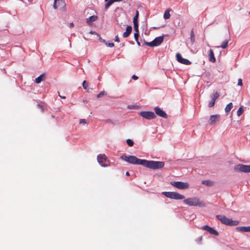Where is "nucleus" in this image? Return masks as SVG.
I'll list each match as a JSON object with an SVG mask.
<instances>
[{"label":"nucleus","instance_id":"c03bdc74","mask_svg":"<svg viewBox=\"0 0 250 250\" xmlns=\"http://www.w3.org/2000/svg\"><path fill=\"white\" fill-rule=\"evenodd\" d=\"M125 175H126V176H129V172H128V171L126 172V173H125Z\"/></svg>","mask_w":250,"mask_h":250},{"label":"nucleus","instance_id":"4c0bfd02","mask_svg":"<svg viewBox=\"0 0 250 250\" xmlns=\"http://www.w3.org/2000/svg\"><path fill=\"white\" fill-rule=\"evenodd\" d=\"M79 123L80 124H86V121L85 119H81L80 120Z\"/></svg>","mask_w":250,"mask_h":250},{"label":"nucleus","instance_id":"79ce46f5","mask_svg":"<svg viewBox=\"0 0 250 250\" xmlns=\"http://www.w3.org/2000/svg\"><path fill=\"white\" fill-rule=\"evenodd\" d=\"M70 27H73L74 26V23L73 22H71L69 24Z\"/></svg>","mask_w":250,"mask_h":250},{"label":"nucleus","instance_id":"a19ab883","mask_svg":"<svg viewBox=\"0 0 250 250\" xmlns=\"http://www.w3.org/2000/svg\"><path fill=\"white\" fill-rule=\"evenodd\" d=\"M99 40L101 42H104V43H105V42H106L101 37H100Z\"/></svg>","mask_w":250,"mask_h":250},{"label":"nucleus","instance_id":"58836bf2","mask_svg":"<svg viewBox=\"0 0 250 250\" xmlns=\"http://www.w3.org/2000/svg\"><path fill=\"white\" fill-rule=\"evenodd\" d=\"M132 79L134 80H137L138 79V77L135 75H133L132 76Z\"/></svg>","mask_w":250,"mask_h":250},{"label":"nucleus","instance_id":"473e14b6","mask_svg":"<svg viewBox=\"0 0 250 250\" xmlns=\"http://www.w3.org/2000/svg\"><path fill=\"white\" fill-rule=\"evenodd\" d=\"M139 36V32H135V33L134 34V37L136 42H138Z\"/></svg>","mask_w":250,"mask_h":250},{"label":"nucleus","instance_id":"39448f33","mask_svg":"<svg viewBox=\"0 0 250 250\" xmlns=\"http://www.w3.org/2000/svg\"><path fill=\"white\" fill-rule=\"evenodd\" d=\"M97 160L99 164L103 167H106L109 166L110 163L107 157L104 154H99L97 156Z\"/></svg>","mask_w":250,"mask_h":250},{"label":"nucleus","instance_id":"72a5a7b5","mask_svg":"<svg viewBox=\"0 0 250 250\" xmlns=\"http://www.w3.org/2000/svg\"><path fill=\"white\" fill-rule=\"evenodd\" d=\"M196 241L198 243L200 244L202 241V236H200L197 238Z\"/></svg>","mask_w":250,"mask_h":250},{"label":"nucleus","instance_id":"f3484780","mask_svg":"<svg viewBox=\"0 0 250 250\" xmlns=\"http://www.w3.org/2000/svg\"><path fill=\"white\" fill-rule=\"evenodd\" d=\"M236 229L241 232H250V226L238 227Z\"/></svg>","mask_w":250,"mask_h":250},{"label":"nucleus","instance_id":"9d476101","mask_svg":"<svg viewBox=\"0 0 250 250\" xmlns=\"http://www.w3.org/2000/svg\"><path fill=\"white\" fill-rule=\"evenodd\" d=\"M176 57L177 61L181 63L186 65H189L191 64V62L189 60L183 58L181 55L179 53L176 54Z\"/></svg>","mask_w":250,"mask_h":250},{"label":"nucleus","instance_id":"0eeeda50","mask_svg":"<svg viewBox=\"0 0 250 250\" xmlns=\"http://www.w3.org/2000/svg\"><path fill=\"white\" fill-rule=\"evenodd\" d=\"M170 184L178 189H184L189 188V184L188 183L182 182H171Z\"/></svg>","mask_w":250,"mask_h":250},{"label":"nucleus","instance_id":"7c9ffc66","mask_svg":"<svg viewBox=\"0 0 250 250\" xmlns=\"http://www.w3.org/2000/svg\"><path fill=\"white\" fill-rule=\"evenodd\" d=\"M134 24V30L136 32H139V29H138V27H139V25H138V23H133Z\"/></svg>","mask_w":250,"mask_h":250},{"label":"nucleus","instance_id":"f8f14e48","mask_svg":"<svg viewBox=\"0 0 250 250\" xmlns=\"http://www.w3.org/2000/svg\"><path fill=\"white\" fill-rule=\"evenodd\" d=\"M201 229L207 231L211 234H213L215 236H218L219 235L218 232L216 230L208 225L202 226L201 227Z\"/></svg>","mask_w":250,"mask_h":250},{"label":"nucleus","instance_id":"a878e982","mask_svg":"<svg viewBox=\"0 0 250 250\" xmlns=\"http://www.w3.org/2000/svg\"><path fill=\"white\" fill-rule=\"evenodd\" d=\"M139 11H136L135 16L134 17L133 20V23H138V17H139Z\"/></svg>","mask_w":250,"mask_h":250},{"label":"nucleus","instance_id":"bb28decb","mask_svg":"<svg viewBox=\"0 0 250 250\" xmlns=\"http://www.w3.org/2000/svg\"><path fill=\"white\" fill-rule=\"evenodd\" d=\"M113 0H109L105 4L104 8L105 9H107L113 3H114Z\"/></svg>","mask_w":250,"mask_h":250},{"label":"nucleus","instance_id":"6ab92c4d","mask_svg":"<svg viewBox=\"0 0 250 250\" xmlns=\"http://www.w3.org/2000/svg\"><path fill=\"white\" fill-rule=\"evenodd\" d=\"M97 19L96 16H92L89 17L88 19H86V22L88 24H91V22L95 21Z\"/></svg>","mask_w":250,"mask_h":250},{"label":"nucleus","instance_id":"2f4dec72","mask_svg":"<svg viewBox=\"0 0 250 250\" xmlns=\"http://www.w3.org/2000/svg\"><path fill=\"white\" fill-rule=\"evenodd\" d=\"M106 93L104 92V91H101L100 93H99L97 95V97L98 98H101L102 97V96L106 95Z\"/></svg>","mask_w":250,"mask_h":250},{"label":"nucleus","instance_id":"a18cd8bd","mask_svg":"<svg viewBox=\"0 0 250 250\" xmlns=\"http://www.w3.org/2000/svg\"><path fill=\"white\" fill-rule=\"evenodd\" d=\"M137 43L138 45H139V46L140 45V42H139L138 40V42H137Z\"/></svg>","mask_w":250,"mask_h":250},{"label":"nucleus","instance_id":"ea45409f","mask_svg":"<svg viewBox=\"0 0 250 250\" xmlns=\"http://www.w3.org/2000/svg\"><path fill=\"white\" fill-rule=\"evenodd\" d=\"M115 41L116 42H120V39H119V38L118 37V35H117L116 37H115Z\"/></svg>","mask_w":250,"mask_h":250},{"label":"nucleus","instance_id":"a211bd4d","mask_svg":"<svg viewBox=\"0 0 250 250\" xmlns=\"http://www.w3.org/2000/svg\"><path fill=\"white\" fill-rule=\"evenodd\" d=\"M45 74H42L40 76L38 77L35 79V83H40L41 82L45 80Z\"/></svg>","mask_w":250,"mask_h":250},{"label":"nucleus","instance_id":"de8ad7c7","mask_svg":"<svg viewBox=\"0 0 250 250\" xmlns=\"http://www.w3.org/2000/svg\"><path fill=\"white\" fill-rule=\"evenodd\" d=\"M38 106H40V107H42L40 104H38Z\"/></svg>","mask_w":250,"mask_h":250},{"label":"nucleus","instance_id":"f257e3e1","mask_svg":"<svg viewBox=\"0 0 250 250\" xmlns=\"http://www.w3.org/2000/svg\"><path fill=\"white\" fill-rule=\"evenodd\" d=\"M120 158L133 165H140L146 167L151 169H159L163 167L165 163L163 162L148 161L144 159H140L135 156L123 155L120 157Z\"/></svg>","mask_w":250,"mask_h":250},{"label":"nucleus","instance_id":"423d86ee","mask_svg":"<svg viewBox=\"0 0 250 250\" xmlns=\"http://www.w3.org/2000/svg\"><path fill=\"white\" fill-rule=\"evenodd\" d=\"M234 169L236 171L243 172H250V165H244L243 164H238L234 167Z\"/></svg>","mask_w":250,"mask_h":250},{"label":"nucleus","instance_id":"7ed1b4c3","mask_svg":"<svg viewBox=\"0 0 250 250\" xmlns=\"http://www.w3.org/2000/svg\"><path fill=\"white\" fill-rule=\"evenodd\" d=\"M216 218L223 224L228 226H237L239 223L238 221L232 220L231 219L228 218L226 216L222 215H216Z\"/></svg>","mask_w":250,"mask_h":250},{"label":"nucleus","instance_id":"9b49d317","mask_svg":"<svg viewBox=\"0 0 250 250\" xmlns=\"http://www.w3.org/2000/svg\"><path fill=\"white\" fill-rule=\"evenodd\" d=\"M65 2L64 0H54L53 4V8L55 9L57 8L62 9L65 6Z\"/></svg>","mask_w":250,"mask_h":250},{"label":"nucleus","instance_id":"e433bc0d","mask_svg":"<svg viewBox=\"0 0 250 250\" xmlns=\"http://www.w3.org/2000/svg\"><path fill=\"white\" fill-rule=\"evenodd\" d=\"M238 85H239V86H242L243 85V83H242V80L241 79H238Z\"/></svg>","mask_w":250,"mask_h":250},{"label":"nucleus","instance_id":"f03ea898","mask_svg":"<svg viewBox=\"0 0 250 250\" xmlns=\"http://www.w3.org/2000/svg\"><path fill=\"white\" fill-rule=\"evenodd\" d=\"M184 202L189 206L204 207L205 205L203 202L200 201L199 198L197 197L188 198L184 200Z\"/></svg>","mask_w":250,"mask_h":250},{"label":"nucleus","instance_id":"f704fd0d","mask_svg":"<svg viewBox=\"0 0 250 250\" xmlns=\"http://www.w3.org/2000/svg\"><path fill=\"white\" fill-rule=\"evenodd\" d=\"M215 101L211 100L208 104L209 107H212L214 105Z\"/></svg>","mask_w":250,"mask_h":250},{"label":"nucleus","instance_id":"4468645a","mask_svg":"<svg viewBox=\"0 0 250 250\" xmlns=\"http://www.w3.org/2000/svg\"><path fill=\"white\" fill-rule=\"evenodd\" d=\"M219 118L220 115L218 114L211 115L209 120V124L211 125L214 124L219 121Z\"/></svg>","mask_w":250,"mask_h":250},{"label":"nucleus","instance_id":"5701e85b","mask_svg":"<svg viewBox=\"0 0 250 250\" xmlns=\"http://www.w3.org/2000/svg\"><path fill=\"white\" fill-rule=\"evenodd\" d=\"M190 41L192 44H193L195 42V36L194 34L193 29H192L190 32Z\"/></svg>","mask_w":250,"mask_h":250},{"label":"nucleus","instance_id":"20e7f679","mask_svg":"<svg viewBox=\"0 0 250 250\" xmlns=\"http://www.w3.org/2000/svg\"><path fill=\"white\" fill-rule=\"evenodd\" d=\"M163 194L166 196L167 197L176 199V200H182L185 198V196L181 195L176 192H163Z\"/></svg>","mask_w":250,"mask_h":250},{"label":"nucleus","instance_id":"8fccbe9b","mask_svg":"<svg viewBox=\"0 0 250 250\" xmlns=\"http://www.w3.org/2000/svg\"><path fill=\"white\" fill-rule=\"evenodd\" d=\"M107 0H105V1H107Z\"/></svg>","mask_w":250,"mask_h":250},{"label":"nucleus","instance_id":"1a4fd4ad","mask_svg":"<svg viewBox=\"0 0 250 250\" xmlns=\"http://www.w3.org/2000/svg\"><path fill=\"white\" fill-rule=\"evenodd\" d=\"M140 114L142 117L147 120L153 119L156 117L154 113L150 111H142Z\"/></svg>","mask_w":250,"mask_h":250},{"label":"nucleus","instance_id":"ddd939ff","mask_svg":"<svg viewBox=\"0 0 250 250\" xmlns=\"http://www.w3.org/2000/svg\"><path fill=\"white\" fill-rule=\"evenodd\" d=\"M154 110L155 111L156 114L158 116L164 118H167V114L160 108L158 107H156L154 108Z\"/></svg>","mask_w":250,"mask_h":250},{"label":"nucleus","instance_id":"09e8293b","mask_svg":"<svg viewBox=\"0 0 250 250\" xmlns=\"http://www.w3.org/2000/svg\"><path fill=\"white\" fill-rule=\"evenodd\" d=\"M249 14H250V12H249Z\"/></svg>","mask_w":250,"mask_h":250},{"label":"nucleus","instance_id":"37998d69","mask_svg":"<svg viewBox=\"0 0 250 250\" xmlns=\"http://www.w3.org/2000/svg\"><path fill=\"white\" fill-rule=\"evenodd\" d=\"M59 95L62 99H65L66 98L65 96H61L60 94H59Z\"/></svg>","mask_w":250,"mask_h":250},{"label":"nucleus","instance_id":"c85d7f7f","mask_svg":"<svg viewBox=\"0 0 250 250\" xmlns=\"http://www.w3.org/2000/svg\"><path fill=\"white\" fill-rule=\"evenodd\" d=\"M126 143L129 146H132L134 145L133 141L129 139L126 140Z\"/></svg>","mask_w":250,"mask_h":250},{"label":"nucleus","instance_id":"6e6552de","mask_svg":"<svg viewBox=\"0 0 250 250\" xmlns=\"http://www.w3.org/2000/svg\"><path fill=\"white\" fill-rule=\"evenodd\" d=\"M163 37L160 36L156 38L153 41L151 42H146V44L149 46L153 47L158 46L163 42Z\"/></svg>","mask_w":250,"mask_h":250},{"label":"nucleus","instance_id":"c756f323","mask_svg":"<svg viewBox=\"0 0 250 250\" xmlns=\"http://www.w3.org/2000/svg\"><path fill=\"white\" fill-rule=\"evenodd\" d=\"M83 87L84 89L87 90L88 89V83L86 81L83 82Z\"/></svg>","mask_w":250,"mask_h":250},{"label":"nucleus","instance_id":"c9c22d12","mask_svg":"<svg viewBox=\"0 0 250 250\" xmlns=\"http://www.w3.org/2000/svg\"><path fill=\"white\" fill-rule=\"evenodd\" d=\"M105 44L107 46H108L110 47H112L114 46V44L113 43H107L106 42Z\"/></svg>","mask_w":250,"mask_h":250},{"label":"nucleus","instance_id":"49530a36","mask_svg":"<svg viewBox=\"0 0 250 250\" xmlns=\"http://www.w3.org/2000/svg\"><path fill=\"white\" fill-rule=\"evenodd\" d=\"M90 33H91V34H94V33H95V32H92V31H91Z\"/></svg>","mask_w":250,"mask_h":250},{"label":"nucleus","instance_id":"cd10ccee","mask_svg":"<svg viewBox=\"0 0 250 250\" xmlns=\"http://www.w3.org/2000/svg\"><path fill=\"white\" fill-rule=\"evenodd\" d=\"M243 112L244 109L242 106H241L239 108L237 111V116H240Z\"/></svg>","mask_w":250,"mask_h":250},{"label":"nucleus","instance_id":"2eb2a0df","mask_svg":"<svg viewBox=\"0 0 250 250\" xmlns=\"http://www.w3.org/2000/svg\"><path fill=\"white\" fill-rule=\"evenodd\" d=\"M132 27L130 25H128L126 27L125 31L123 33V37L124 38H127L129 36L132 32Z\"/></svg>","mask_w":250,"mask_h":250},{"label":"nucleus","instance_id":"dca6fc26","mask_svg":"<svg viewBox=\"0 0 250 250\" xmlns=\"http://www.w3.org/2000/svg\"><path fill=\"white\" fill-rule=\"evenodd\" d=\"M209 61L212 62H215L216 61V59L214 57V53L212 50L210 49L209 50Z\"/></svg>","mask_w":250,"mask_h":250},{"label":"nucleus","instance_id":"412c9836","mask_svg":"<svg viewBox=\"0 0 250 250\" xmlns=\"http://www.w3.org/2000/svg\"><path fill=\"white\" fill-rule=\"evenodd\" d=\"M202 184L207 186H212L214 185L213 182L210 180L202 181Z\"/></svg>","mask_w":250,"mask_h":250},{"label":"nucleus","instance_id":"aec40b11","mask_svg":"<svg viewBox=\"0 0 250 250\" xmlns=\"http://www.w3.org/2000/svg\"><path fill=\"white\" fill-rule=\"evenodd\" d=\"M170 11H171L170 9H167L165 11L164 15V18L165 19L167 20L170 18Z\"/></svg>","mask_w":250,"mask_h":250},{"label":"nucleus","instance_id":"4be33fe9","mask_svg":"<svg viewBox=\"0 0 250 250\" xmlns=\"http://www.w3.org/2000/svg\"><path fill=\"white\" fill-rule=\"evenodd\" d=\"M233 107V104L232 103H229L225 107V110L226 113H228Z\"/></svg>","mask_w":250,"mask_h":250},{"label":"nucleus","instance_id":"393cba45","mask_svg":"<svg viewBox=\"0 0 250 250\" xmlns=\"http://www.w3.org/2000/svg\"><path fill=\"white\" fill-rule=\"evenodd\" d=\"M228 40H225L221 44V45L220 46V47L223 48V49H225L228 46Z\"/></svg>","mask_w":250,"mask_h":250},{"label":"nucleus","instance_id":"b1692460","mask_svg":"<svg viewBox=\"0 0 250 250\" xmlns=\"http://www.w3.org/2000/svg\"><path fill=\"white\" fill-rule=\"evenodd\" d=\"M219 97V94L217 92H216L215 93L211 95V100L215 102L216 100Z\"/></svg>","mask_w":250,"mask_h":250}]
</instances>
